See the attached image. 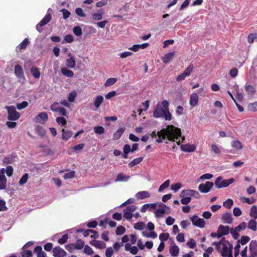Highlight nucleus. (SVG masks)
I'll return each mask as SVG.
<instances>
[{
	"label": "nucleus",
	"instance_id": "f257e3e1",
	"mask_svg": "<svg viewBox=\"0 0 257 257\" xmlns=\"http://www.w3.org/2000/svg\"><path fill=\"white\" fill-rule=\"evenodd\" d=\"M181 130L173 125H168L166 128H163L157 132L158 138L156 142L158 143L163 142V140L167 139L169 141H177L181 137Z\"/></svg>",
	"mask_w": 257,
	"mask_h": 257
},
{
	"label": "nucleus",
	"instance_id": "f03ea898",
	"mask_svg": "<svg viewBox=\"0 0 257 257\" xmlns=\"http://www.w3.org/2000/svg\"><path fill=\"white\" fill-rule=\"evenodd\" d=\"M169 103L167 100L162 101L161 104L158 103L153 111L155 118L164 117L166 120L172 119V114L169 109Z\"/></svg>",
	"mask_w": 257,
	"mask_h": 257
},
{
	"label": "nucleus",
	"instance_id": "7ed1b4c3",
	"mask_svg": "<svg viewBox=\"0 0 257 257\" xmlns=\"http://www.w3.org/2000/svg\"><path fill=\"white\" fill-rule=\"evenodd\" d=\"M228 244L229 247L226 244L223 243L221 241H219L218 242H214L212 244L213 245H215L216 249L218 251L221 250V254L222 256L226 257L228 254H229L230 252L232 254V245L230 243Z\"/></svg>",
	"mask_w": 257,
	"mask_h": 257
},
{
	"label": "nucleus",
	"instance_id": "20e7f679",
	"mask_svg": "<svg viewBox=\"0 0 257 257\" xmlns=\"http://www.w3.org/2000/svg\"><path fill=\"white\" fill-rule=\"evenodd\" d=\"M234 182V178H231L228 179L222 180V177L219 176L216 179L214 184L216 188H222L227 187Z\"/></svg>",
	"mask_w": 257,
	"mask_h": 257
},
{
	"label": "nucleus",
	"instance_id": "39448f33",
	"mask_svg": "<svg viewBox=\"0 0 257 257\" xmlns=\"http://www.w3.org/2000/svg\"><path fill=\"white\" fill-rule=\"evenodd\" d=\"M5 108L8 113V118L11 120H16L20 117V113L17 111L14 106H6Z\"/></svg>",
	"mask_w": 257,
	"mask_h": 257
},
{
	"label": "nucleus",
	"instance_id": "423d86ee",
	"mask_svg": "<svg viewBox=\"0 0 257 257\" xmlns=\"http://www.w3.org/2000/svg\"><path fill=\"white\" fill-rule=\"evenodd\" d=\"M170 208L164 203H161L159 208L155 211L154 213L157 217H161L165 213H169Z\"/></svg>",
	"mask_w": 257,
	"mask_h": 257
},
{
	"label": "nucleus",
	"instance_id": "0eeeda50",
	"mask_svg": "<svg viewBox=\"0 0 257 257\" xmlns=\"http://www.w3.org/2000/svg\"><path fill=\"white\" fill-rule=\"evenodd\" d=\"M192 224L196 227L202 228L205 226V221L203 218H199L197 215H194L192 217H190Z\"/></svg>",
	"mask_w": 257,
	"mask_h": 257
},
{
	"label": "nucleus",
	"instance_id": "6e6552de",
	"mask_svg": "<svg viewBox=\"0 0 257 257\" xmlns=\"http://www.w3.org/2000/svg\"><path fill=\"white\" fill-rule=\"evenodd\" d=\"M51 15L50 13H48L44 17V18H43V19L37 24L36 26V29L39 33L42 32V29H40V28L45 26L47 23H48L51 20Z\"/></svg>",
	"mask_w": 257,
	"mask_h": 257
},
{
	"label": "nucleus",
	"instance_id": "1a4fd4ad",
	"mask_svg": "<svg viewBox=\"0 0 257 257\" xmlns=\"http://www.w3.org/2000/svg\"><path fill=\"white\" fill-rule=\"evenodd\" d=\"M51 15L50 13H48L44 17V18H43V19L37 24L36 26V29L39 33L42 32V29H40V28L45 26L47 23H48L51 20Z\"/></svg>",
	"mask_w": 257,
	"mask_h": 257
},
{
	"label": "nucleus",
	"instance_id": "9d476101",
	"mask_svg": "<svg viewBox=\"0 0 257 257\" xmlns=\"http://www.w3.org/2000/svg\"><path fill=\"white\" fill-rule=\"evenodd\" d=\"M213 186L212 182L207 181L205 184H200L198 186V189L201 192L206 193L210 190Z\"/></svg>",
	"mask_w": 257,
	"mask_h": 257
},
{
	"label": "nucleus",
	"instance_id": "9b49d317",
	"mask_svg": "<svg viewBox=\"0 0 257 257\" xmlns=\"http://www.w3.org/2000/svg\"><path fill=\"white\" fill-rule=\"evenodd\" d=\"M249 257H257V241L251 240L249 245Z\"/></svg>",
	"mask_w": 257,
	"mask_h": 257
},
{
	"label": "nucleus",
	"instance_id": "f8f14e48",
	"mask_svg": "<svg viewBox=\"0 0 257 257\" xmlns=\"http://www.w3.org/2000/svg\"><path fill=\"white\" fill-rule=\"evenodd\" d=\"M5 170L4 168L0 170V190L5 189L7 187V178L5 175Z\"/></svg>",
	"mask_w": 257,
	"mask_h": 257
},
{
	"label": "nucleus",
	"instance_id": "ddd939ff",
	"mask_svg": "<svg viewBox=\"0 0 257 257\" xmlns=\"http://www.w3.org/2000/svg\"><path fill=\"white\" fill-rule=\"evenodd\" d=\"M48 116L47 113L45 112L40 113L35 118V121L39 123H45L48 120Z\"/></svg>",
	"mask_w": 257,
	"mask_h": 257
},
{
	"label": "nucleus",
	"instance_id": "4468645a",
	"mask_svg": "<svg viewBox=\"0 0 257 257\" xmlns=\"http://www.w3.org/2000/svg\"><path fill=\"white\" fill-rule=\"evenodd\" d=\"M229 231L230 227L228 226L220 225L217 229V232L218 233V237L227 235L229 233Z\"/></svg>",
	"mask_w": 257,
	"mask_h": 257
},
{
	"label": "nucleus",
	"instance_id": "2eb2a0df",
	"mask_svg": "<svg viewBox=\"0 0 257 257\" xmlns=\"http://www.w3.org/2000/svg\"><path fill=\"white\" fill-rule=\"evenodd\" d=\"M54 257H64L66 255V252L59 246H56L53 249Z\"/></svg>",
	"mask_w": 257,
	"mask_h": 257
},
{
	"label": "nucleus",
	"instance_id": "dca6fc26",
	"mask_svg": "<svg viewBox=\"0 0 257 257\" xmlns=\"http://www.w3.org/2000/svg\"><path fill=\"white\" fill-rule=\"evenodd\" d=\"M15 74L17 78L20 79H25V76L24 74L23 69L21 66L19 65H16L15 66Z\"/></svg>",
	"mask_w": 257,
	"mask_h": 257
},
{
	"label": "nucleus",
	"instance_id": "f3484780",
	"mask_svg": "<svg viewBox=\"0 0 257 257\" xmlns=\"http://www.w3.org/2000/svg\"><path fill=\"white\" fill-rule=\"evenodd\" d=\"M69 58L66 59V66L69 68H74L76 66V61L75 58L71 53L68 55Z\"/></svg>",
	"mask_w": 257,
	"mask_h": 257
},
{
	"label": "nucleus",
	"instance_id": "a211bd4d",
	"mask_svg": "<svg viewBox=\"0 0 257 257\" xmlns=\"http://www.w3.org/2000/svg\"><path fill=\"white\" fill-rule=\"evenodd\" d=\"M169 251L173 256H177L179 254V248L173 241L171 243Z\"/></svg>",
	"mask_w": 257,
	"mask_h": 257
},
{
	"label": "nucleus",
	"instance_id": "6ab92c4d",
	"mask_svg": "<svg viewBox=\"0 0 257 257\" xmlns=\"http://www.w3.org/2000/svg\"><path fill=\"white\" fill-rule=\"evenodd\" d=\"M199 97L197 93H193L190 95L189 104L192 107L196 106L198 103Z\"/></svg>",
	"mask_w": 257,
	"mask_h": 257
},
{
	"label": "nucleus",
	"instance_id": "aec40b11",
	"mask_svg": "<svg viewBox=\"0 0 257 257\" xmlns=\"http://www.w3.org/2000/svg\"><path fill=\"white\" fill-rule=\"evenodd\" d=\"M181 150L185 152H193L196 150V146L194 145L187 144L181 146Z\"/></svg>",
	"mask_w": 257,
	"mask_h": 257
},
{
	"label": "nucleus",
	"instance_id": "412c9836",
	"mask_svg": "<svg viewBox=\"0 0 257 257\" xmlns=\"http://www.w3.org/2000/svg\"><path fill=\"white\" fill-rule=\"evenodd\" d=\"M221 219L223 223L227 224H231L232 223V217L231 213L226 212L222 214Z\"/></svg>",
	"mask_w": 257,
	"mask_h": 257
},
{
	"label": "nucleus",
	"instance_id": "4be33fe9",
	"mask_svg": "<svg viewBox=\"0 0 257 257\" xmlns=\"http://www.w3.org/2000/svg\"><path fill=\"white\" fill-rule=\"evenodd\" d=\"M90 244L99 249H103L106 247V244L100 240H93L90 241Z\"/></svg>",
	"mask_w": 257,
	"mask_h": 257
},
{
	"label": "nucleus",
	"instance_id": "5701e85b",
	"mask_svg": "<svg viewBox=\"0 0 257 257\" xmlns=\"http://www.w3.org/2000/svg\"><path fill=\"white\" fill-rule=\"evenodd\" d=\"M150 193L147 191H140L136 193V197L138 199H144L150 197Z\"/></svg>",
	"mask_w": 257,
	"mask_h": 257
},
{
	"label": "nucleus",
	"instance_id": "b1692460",
	"mask_svg": "<svg viewBox=\"0 0 257 257\" xmlns=\"http://www.w3.org/2000/svg\"><path fill=\"white\" fill-rule=\"evenodd\" d=\"M244 89L247 94L249 96H252L256 92L255 89L251 85L246 84L244 86Z\"/></svg>",
	"mask_w": 257,
	"mask_h": 257
},
{
	"label": "nucleus",
	"instance_id": "393cba45",
	"mask_svg": "<svg viewBox=\"0 0 257 257\" xmlns=\"http://www.w3.org/2000/svg\"><path fill=\"white\" fill-rule=\"evenodd\" d=\"M90 233H94V235L91 236V238L97 239L99 237V234L97 231L93 229H87L83 232V235L85 237L88 236Z\"/></svg>",
	"mask_w": 257,
	"mask_h": 257
},
{
	"label": "nucleus",
	"instance_id": "a878e982",
	"mask_svg": "<svg viewBox=\"0 0 257 257\" xmlns=\"http://www.w3.org/2000/svg\"><path fill=\"white\" fill-rule=\"evenodd\" d=\"M174 55V52H171L166 54L162 58L163 62L166 64L168 63L173 59Z\"/></svg>",
	"mask_w": 257,
	"mask_h": 257
},
{
	"label": "nucleus",
	"instance_id": "bb28decb",
	"mask_svg": "<svg viewBox=\"0 0 257 257\" xmlns=\"http://www.w3.org/2000/svg\"><path fill=\"white\" fill-rule=\"evenodd\" d=\"M62 139L64 141L68 140L72 136V132L71 131H65L64 129H62Z\"/></svg>",
	"mask_w": 257,
	"mask_h": 257
},
{
	"label": "nucleus",
	"instance_id": "cd10ccee",
	"mask_svg": "<svg viewBox=\"0 0 257 257\" xmlns=\"http://www.w3.org/2000/svg\"><path fill=\"white\" fill-rule=\"evenodd\" d=\"M125 130V128L123 127H120L115 133H114L113 135V140H118L121 136V135L124 133V131Z\"/></svg>",
	"mask_w": 257,
	"mask_h": 257
},
{
	"label": "nucleus",
	"instance_id": "c85d7f7f",
	"mask_svg": "<svg viewBox=\"0 0 257 257\" xmlns=\"http://www.w3.org/2000/svg\"><path fill=\"white\" fill-rule=\"evenodd\" d=\"M130 178V176L124 175L122 173H119L115 180V182H126Z\"/></svg>",
	"mask_w": 257,
	"mask_h": 257
},
{
	"label": "nucleus",
	"instance_id": "c756f323",
	"mask_svg": "<svg viewBox=\"0 0 257 257\" xmlns=\"http://www.w3.org/2000/svg\"><path fill=\"white\" fill-rule=\"evenodd\" d=\"M31 72L35 78L39 79L40 77L41 73L39 68L36 67H32L31 68Z\"/></svg>",
	"mask_w": 257,
	"mask_h": 257
},
{
	"label": "nucleus",
	"instance_id": "7c9ffc66",
	"mask_svg": "<svg viewBox=\"0 0 257 257\" xmlns=\"http://www.w3.org/2000/svg\"><path fill=\"white\" fill-rule=\"evenodd\" d=\"M103 97L101 95H98L94 99V105L96 108L99 107L103 101Z\"/></svg>",
	"mask_w": 257,
	"mask_h": 257
},
{
	"label": "nucleus",
	"instance_id": "2f4dec72",
	"mask_svg": "<svg viewBox=\"0 0 257 257\" xmlns=\"http://www.w3.org/2000/svg\"><path fill=\"white\" fill-rule=\"evenodd\" d=\"M34 252L37 254V257H46V253L42 250L41 246H37L34 249Z\"/></svg>",
	"mask_w": 257,
	"mask_h": 257
},
{
	"label": "nucleus",
	"instance_id": "473e14b6",
	"mask_svg": "<svg viewBox=\"0 0 257 257\" xmlns=\"http://www.w3.org/2000/svg\"><path fill=\"white\" fill-rule=\"evenodd\" d=\"M143 160V158L142 157H140L138 158H136L132 160L131 162H130L128 164V166L130 168H132L134 167L135 166L139 164Z\"/></svg>",
	"mask_w": 257,
	"mask_h": 257
},
{
	"label": "nucleus",
	"instance_id": "72a5a7b5",
	"mask_svg": "<svg viewBox=\"0 0 257 257\" xmlns=\"http://www.w3.org/2000/svg\"><path fill=\"white\" fill-rule=\"evenodd\" d=\"M256 221L254 219H250L248 222L247 227L253 231H255L256 230Z\"/></svg>",
	"mask_w": 257,
	"mask_h": 257
},
{
	"label": "nucleus",
	"instance_id": "f704fd0d",
	"mask_svg": "<svg viewBox=\"0 0 257 257\" xmlns=\"http://www.w3.org/2000/svg\"><path fill=\"white\" fill-rule=\"evenodd\" d=\"M61 73L68 77H72L74 76V73L72 71L68 70L66 68L61 69Z\"/></svg>",
	"mask_w": 257,
	"mask_h": 257
},
{
	"label": "nucleus",
	"instance_id": "c9c22d12",
	"mask_svg": "<svg viewBox=\"0 0 257 257\" xmlns=\"http://www.w3.org/2000/svg\"><path fill=\"white\" fill-rule=\"evenodd\" d=\"M250 216L254 218H257V206L255 205H253L251 207L250 213H249Z\"/></svg>",
	"mask_w": 257,
	"mask_h": 257
},
{
	"label": "nucleus",
	"instance_id": "e433bc0d",
	"mask_svg": "<svg viewBox=\"0 0 257 257\" xmlns=\"http://www.w3.org/2000/svg\"><path fill=\"white\" fill-rule=\"evenodd\" d=\"M29 43V41L28 39H25L21 44L17 47V49L19 50H22L26 49L27 46Z\"/></svg>",
	"mask_w": 257,
	"mask_h": 257
},
{
	"label": "nucleus",
	"instance_id": "4c0bfd02",
	"mask_svg": "<svg viewBox=\"0 0 257 257\" xmlns=\"http://www.w3.org/2000/svg\"><path fill=\"white\" fill-rule=\"evenodd\" d=\"M170 180H166L159 188L158 191L161 192L164 189L167 188L170 185Z\"/></svg>",
	"mask_w": 257,
	"mask_h": 257
},
{
	"label": "nucleus",
	"instance_id": "58836bf2",
	"mask_svg": "<svg viewBox=\"0 0 257 257\" xmlns=\"http://www.w3.org/2000/svg\"><path fill=\"white\" fill-rule=\"evenodd\" d=\"M192 190L190 189H187L182 190L180 193V197H192Z\"/></svg>",
	"mask_w": 257,
	"mask_h": 257
},
{
	"label": "nucleus",
	"instance_id": "ea45409f",
	"mask_svg": "<svg viewBox=\"0 0 257 257\" xmlns=\"http://www.w3.org/2000/svg\"><path fill=\"white\" fill-rule=\"evenodd\" d=\"M84 245V242L81 239H78L74 244V248L77 249H82Z\"/></svg>",
	"mask_w": 257,
	"mask_h": 257
},
{
	"label": "nucleus",
	"instance_id": "a19ab883",
	"mask_svg": "<svg viewBox=\"0 0 257 257\" xmlns=\"http://www.w3.org/2000/svg\"><path fill=\"white\" fill-rule=\"evenodd\" d=\"M145 226V224L144 222H138L134 225V227L136 230H143Z\"/></svg>",
	"mask_w": 257,
	"mask_h": 257
},
{
	"label": "nucleus",
	"instance_id": "79ce46f5",
	"mask_svg": "<svg viewBox=\"0 0 257 257\" xmlns=\"http://www.w3.org/2000/svg\"><path fill=\"white\" fill-rule=\"evenodd\" d=\"M117 81V78H110L106 80L104 83V85L106 87L113 85Z\"/></svg>",
	"mask_w": 257,
	"mask_h": 257
},
{
	"label": "nucleus",
	"instance_id": "37998d69",
	"mask_svg": "<svg viewBox=\"0 0 257 257\" xmlns=\"http://www.w3.org/2000/svg\"><path fill=\"white\" fill-rule=\"evenodd\" d=\"M231 146L232 147L235 148L237 150L241 149L242 148V144L238 141H232L231 143Z\"/></svg>",
	"mask_w": 257,
	"mask_h": 257
},
{
	"label": "nucleus",
	"instance_id": "c03bdc74",
	"mask_svg": "<svg viewBox=\"0 0 257 257\" xmlns=\"http://www.w3.org/2000/svg\"><path fill=\"white\" fill-rule=\"evenodd\" d=\"M247 109L250 111H257V101L249 103L247 106Z\"/></svg>",
	"mask_w": 257,
	"mask_h": 257
},
{
	"label": "nucleus",
	"instance_id": "a18cd8bd",
	"mask_svg": "<svg viewBox=\"0 0 257 257\" xmlns=\"http://www.w3.org/2000/svg\"><path fill=\"white\" fill-rule=\"evenodd\" d=\"M73 32L76 36H81L82 34V31L80 27L75 26L73 29Z\"/></svg>",
	"mask_w": 257,
	"mask_h": 257
},
{
	"label": "nucleus",
	"instance_id": "49530a36",
	"mask_svg": "<svg viewBox=\"0 0 257 257\" xmlns=\"http://www.w3.org/2000/svg\"><path fill=\"white\" fill-rule=\"evenodd\" d=\"M233 204V201L231 199H228L223 203L224 207L230 209Z\"/></svg>",
	"mask_w": 257,
	"mask_h": 257
},
{
	"label": "nucleus",
	"instance_id": "de8ad7c7",
	"mask_svg": "<svg viewBox=\"0 0 257 257\" xmlns=\"http://www.w3.org/2000/svg\"><path fill=\"white\" fill-rule=\"evenodd\" d=\"M182 187V184L180 183L173 184L171 186V189L174 192H177Z\"/></svg>",
	"mask_w": 257,
	"mask_h": 257
},
{
	"label": "nucleus",
	"instance_id": "09e8293b",
	"mask_svg": "<svg viewBox=\"0 0 257 257\" xmlns=\"http://www.w3.org/2000/svg\"><path fill=\"white\" fill-rule=\"evenodd\" d=\"M125 231V228L123 226H118L115 231V233L117 235H120L123 234Z\"/></svg>",
	"mask_w": 257,
	"mask_h": 257
},
{
	"label": "nucleus",
	"instance_id": "8fccbe9b",
	"mask_svg": "<svg viewBox=\"0 0 257 257\" xmlns=\"http://www.w3.org/2000/svg\"><path fill=\"white\" fill-rule=\"evenodd\" d=\"M194 66L192 64H190L188 67L184 71L183 73L187 76H189L192 72Z\"/></svg>",
	"mask_w": 257,
	"mask_h": 257
},
{
	"label": "nucleus",
	"instance_id": "3c124183",
	"mask_svg": "<svg viewBox=\"0 0 257 257\" xmlns=\"http://www.w3.org/2000/svg\"><path fill=\"white\" fill-rule=\"evenodd\" d=\"M75 175V172L74 171H71L69 172L64 174L63 177L65 179H71L74 177Z\"/></svg>",
	"mask_w": 257,
	"mask_h": 257
},
{
	"label": "nucleus",
	"instance_id": "603ef678",
	"mask_svg": "<svg viewBox=\"0 0 257 257\" xmlns=\"http://www.w3.org/2000/svg\"><path fill=\"white\" fill-rule=\"evenodd\" d=\"M29 175L27 173H25L20 179L19 181V184L20 185H23L25 184L28 179Z\"/></svg>",
	"mask_w": 257,
	"mask_h": 257
},
{
	"label": "nucleus",
	"instance_id": "864d4df0",
	"mask_svg": "<svg viewBox=\"0 0 257 257\" xmlns=\"http://www.w3.org/2000/svg\"><path fill=\"white\" fill-rule=\"evenodd\" d=\"M94 132L97 134L101 135L104 133V129L101 126H98L94 128Z\"/></svg>",
	"mask_w": 257,
	"mask_h": 257
},
{
	"label": "nucleus",
	"instance_id": "5fc2aeb1",
	"mask_svg": "<svg viewBox=\"0 0 257 257\" xmlns=\"http://www.w3.org/2000/svg\"><path fill=\"white\" fill-rule=\"evenodd\" d=\"M250 240V237L248 236H242L238 241L241 245H244Z\"/></svg>",
	"mask_w": 257,
	"mask_h": 257
},
{
	"label": "nucleus",
	"instance_id": "6e6d98bb",
	"mask_svg": "<svg viewBox=\"0 0 257 257\" xmlns=\"http://www.w3.org/2000/svg\"><path fill=\"white\" fill-rule=\"evenodd\" d=\"M76 92L75 91H73L68 94V100L69 101L72 102H73L75 100V98L76 96Z\"/></svg>",
	"mask_w": 257,
	"mask_h": 257
},
{
	"label": "nucleus",
	"instance_id": "4d7b16f0",
	"mask_svg": "<svg viewBox=\"0 0 257 257\" xmlns=\"http://www.w3.org/2000/svg\"><path fill=\"white\" fill-rule=\"evenodd\" d=\"M57 122L62 126H64L66 124V119L63 117H58L56 118Z\"/></svg>",
	"mask_w": 257,
	"mask_h": 257
},
{
	"label": "nucleus",
	"instance_id": "13d9d810",
	"mask_svg": "<svg viewBox=\"0 0 257 257\" xmlns=\"http://www.w3.org/2000/svg\"><path fill=\"white\" fill-rule=\"evenodd\" d=\"M123 217L127 220H131L133 217V214L125 209L123 210Z\"/></svg>",
	"mask_w": 257,
	"mask_h": 257
},
{
	"label": "nucleus",
	"instance_id": "bf43d9fd",
	"mask_svg": "<svg viewBox=\"0 0 257 257\" xmlns=\"http://www.w3.org/2000/svg\"><path fill=\"white\" fill-rule=\"evenodd\" d=\"M169 238V234L168 233H162L159 235V239L161 241H166Z\"/></svg>",
	"mask_w": 257,
	"mask_h": 257
},
{
	"label": "nucleus",
	"instance_id": "052dcab7",
	"mask_svg": "<svg viewBox=\"0 0 257 257\" xmlns=\"http://www.w3.org/2000/svg\"><path fill=\"white\" fill-rule=\"evenodd\" d=\"M211 150L215 154H219L221 153L219 148L217 146V145L214 144H212L211 146Z\"/></svg>",
	"mask_w": 257,
	"mask_h": 257
},
{
	"label": "nucleus",
	"instance_id": "680f3d73",
	"mask_svg": "<svg viewBox=\"0 0 257 257\" xmlns=\"http://www.w3.org/2000/svg\"><path fill=\"white\" fill-rule=\"evenodd\" d=\"M28 105V103L27 101H24L20 103H18L17 104V107L19 110L22 109L26 107Z\"/></svg>",
	"mask_w": 257,
	"mask_h": 257
},
{
	"label": "nucleus",
	"instance_id": "e2e57ef3",
	"mask_svg": "<svg viewBox=\"0 0 257 257\" xmlns=\"http://www.w3.org/2000/svg\"><path fill=\"white\" fill-rule=\"evenodd\" d=\"M68 238V235L67 234H65L63 235V236L60 238L58 242L59 243L63 244L66 243L67 241Z\"/></svg>",
	"mask_w": 257,
	"mask_h": 257
},
{
	"label": "nucleus",
	"instance_id": "0e129e2a",
	"mask_svg": "<svg viewBox=\"0 0 257 257\" xmlns=\"http://www.w3.org/2000/svg\"><path fill=\"white\" fill-rule=\"evenodd\" d=\"M84 252L88 254L91 255L93 253V250L88 245H86L84 247Z\"/></svg>",
	"mask_w": 257,
	"mask_h": 257
},
{
	"label": "nucleus",
	"instance_id": "69168bd1",
	"mask_svg": "<svg viewBox=\"0 0 257 257\" xmlns=\"http://www.w3.org/2000/svg\"><path fill=\"white\" fill-rule=\"evenodd\" d=\"M247 227L246 223L245 222L241 223L239 225L236 226V230H238L239 232L241 230H244Z\"/></svg>",
	"mask_w": 257,
	"mask_h": 257
},
{
	"label": "nucleus",
	"instance_id": "338daca9",
	"mask_svg": "<svg viewBox=\"0 0 257 257\" xmlns=\"http://www.w3.org/2000/svg\"><path fill=\"white\" fill-rule=\"evenodd\" d=\"M257 38V34H250L247 37V41L249 43H253L254 39Z\"/></svg>",
	"mask_w": 257,
	"mask_h": 257
},
{
	"label": "nucleus",
	"instance_id": "774afa93",
	"mask_svg": "<svg viewBox=\"0 0 257 257\" xmlns=\"http://www.w3.org/2000/svg\"><path fill=\"white\" fill-rule=\"evenodd\" d=\"M22 257H31L32 256V252L30 250H24L21 253Z\"/></svg>",
	"mask_w": 257,
	"mask_h": 257
}]
</instances>
